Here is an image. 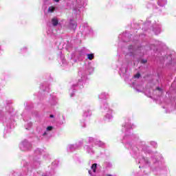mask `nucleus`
<instances>
[{
    "label": "nucleus",
    "instance_id": "7",
    "mask_svg": "<svg viewBox=\"0 0 176 176\" xmlns=\"http://www.w3.org/2000/svg\"><path fill=\"white\" fill-rule=\"evenodd\" d=\"M97 168V164H94L91 166V169L93 170L94 173H96V169Z\"/></svg>",
    "mask_w": 176,
    "mask_h": 176
},
{
    "label": "nucleus",
    "instance_id": "14",
    "mask_svg": "<svg viewBox=\"0 0 176 176\" xmlns=\"http://www.w3.org/2000/svg\"><path fill=\"white\" fill-rule=\"evenodd\" d=\"M54 2H56V3H58V2H60V0H53Z\"/></svg>",
    "mask_w": 176,
    "mask_h": 176
},
{
    "label": "nucleus",
    "instance_id": "3",
    "mask_svg": "<svg viewBox=\"0 0 176 176\" xmlns=\"http://www.w3.org/2000/svg\"><path fill=\"white\" fill-rule=\"evenodd\" d=\"M52 25H54V27H56V25H57V24H58V19H57V18H53L52 19Z\"/></svg>",
    "mask_w": 176,
    "mask_h": 176
},
{
    "label": "nucleus",
    "instance_id": "12",
    "mask_svg": "<svg viewBox=\"0 0 176 176\" xmlns=\"http://www.w3.org/2000/svg\"><path fill=\"white\" fill-rule=\"evenodd\" d=\"M142 64H146V63H148V60L146 59H143L141 61Z\"/></svg>",
    "mask_w": 176,
    "mask_h": 176
},
{
    "label": "nucleus",
    "instance_id": "5",
    "mask_svg": "<svg viewBox=\"0 0 176 176\" xmlns=\"http://www.w3.org/2000/svg\"><path fill=\"white\" fill-rule=\"evenodd\" d=\"M55 10H56V7H54V6H50L48 8V12L49 13H53V12H54Z\"/></svg>",
    "mask_w": 176,
    "mask_h": 176
},
{
    "label": "nucleus",
    "instance_id": "1",
    "mask_svg": "<svg viewBox=\"0 0 176 176\" xmlns=\"http://www.w3.org/2000/svg\"><path fill=\"white\" fill-rule=\"evenodd\" d=\"M124 54L126 58H133V45H130L125 50Z\"/></svg>",
    "mask_w": 176,
    "mask_h": 176
},
{
    "label": "nucleus",
    "instance_id": "9",
    "mask_svg": "<svg viewBox=\"0 0 176 176\" xmlns=\"http://www.w3.org/2000/svg\"><path fill=\"white\" fill-rule=\"evenodd\" d=\"M96 145H99L100 146H102V145H104V142H101V141H98L96 142Z\"/></svg>",
    "mask_w": 176,
    "mask_h": 176
},
{
    "label": "nucleus",
    "instance_id": "15",
    "mask_svg": "<svg viewBox=\"0 0 176 176\" xmlns=\"http://www.w3.org/2000/svg\"><path fill=\"white\" fill-rule=\"evenodd\" d=\"M126 82H127L128 83H130V80L126 78Z\"/></svg>",
    "mask_w": 176,
    "mask_h": 176
},
{
    "label": "nucleus",
    "instance_id": "10",
    "mask_svg": "<svg viewBox=\"0 0 176 176\" xmlns=\"http://www.w3.org/2000/svg\"><path fill=\"white\" fill-rule=\"evenodd\" d=\"M53 130V126H50L47 127V131H52Z\"/></svg>",
    "mask_w": 176,
    "mask_h": 176
},
{
    "label": "nucleus",
    "instance_id": "2",
    "mask_svg": "<svg viewBox=\"0 0 176 176\" xmlns=\"http://www.w3.org/2000/svg\"><path fill=\"white\" fill-rule=\"evenodd\" d=\"M30 144L28 143V142L25 141L23 142H22L20 145V148H25L26 149H28V147L30 146Z\"/></svg>",
    "mask_w": 176,
    "mask_h": 176
},
{
    "label": "nucleus",
    "instance_id": "16",
    "mask_svg": "<svg viewBox=\"0 0 176 176\" xmlns=\"http://www.w3.org/2000/svg\"><path fill=\"white\" fill-rule=\"evenodd\" d=\"M50 118H54V116L50 115Z\"/></svg>",
    "mask_w": 176,
    "mask_h": 176
},
{
    "label": "nucleus",
    "instance_id": "19",
    "mask_svg": "<svg viewBox=\"0 0 176 176\" xmlns=\"http://www.w3.org/2000/svg\"><path fill=\"white\" fill-rule=\"evenodd\" d=\"M89 174H91V171H90V170H89Z\"/></svg>",
    "mask_w": 176,
    "mask_h": 176
},
{
    "label": "nucleus",
    "instance_id": "17",
    "mask_svg": "<svg viewBox=\"0 0 176 176\" xmlns=\"http://www.w3.org/2000/svg\"><path fill=\"white\" fill-rule=\"evenodd\" d=\"M47 135V133H46V132H45L44 133H43V135Z\"/></svg>",
    "mask_w": 176,
    "mask_h": 176
},
{
    "label": "nucleus",
    "instance_id": "18",
    "mask_svg": "<svg viewBox=\"0 0 176 176\" xmlns=\"http://www.w3.org/2000/svg\"><path fill=\"white\" fill-rule=\"evenodd\" d=\"M45 1V2H49V1H50V0H44Z\"/></svg>",
    "mask_w": 176,
    "mask_h": 176
},
{
    "label": "nucleus",
    "instance_id": "6",
    "mask_svg": "<svg viewBox=\"0 0 176 176\" xmlns=\"http://www.w3.org/2000/svg\"><path fill=\"white\" fill-rule=\"evenodd\" d=\"M94 58V54H87L88 60H93Z\"/></svg>",
    "mask_w": 176,
    "mask_h": 176
},
{
    "label": "nucleus",
    "instance_id": "4",
    "mask_svg": "<svg viewBox=\"0 0 176 176\" xmlns=\"http://www.w3.org/2000/svg\"><path fill=\"white\" fill-rule=\"evenodd\" d=\"M124 127H125V129H126V131H128V130H131V127H132L131 123L126 122V123L125 124Z\"/></svg>",
    "mask_w": 176,
    "mask_h": 176
},
{
    "label": "nucleus",
    "instance_id": "13",
    "mask_svg": "<svg viewBox=\"0 0 176 176\" xmlns=\"http://www.w3.org/2000/svg\"><path fill=\"white\" fill-rule=\"evenodd\" d=\"M73 28H76V24H75V22L73 23Z\"/></svg>",
    "mask_w": 176,
    "mask_h": 176
},
{
    "label": "nucleus",
    "instance_id": "8",
    "mask_svg": "<svg viewBox=\"0 0 176 176\" xmlns=\"http://www.w3.org/2000/svg\"><path fill=\"white\" fill-rule=\"evenodd\" d=\"M105 118H107V119H111L112 118V114L111 113H107L106 116H105Z\"/></svg>",
    "mask_w": 176,
    "mask_h": 176
},
{
    "label": "nucleus",
    "instance_id": "11",
    "mask_svg": "<svg viewBox=\"0 0 176 176\" xmlns=\"http://www.w3.org/2000/svg\"><path fill=\"white\" fill-rule=\"evenodd\" d=\"M141 76V74L140 73H138L136 75L134 76V78L135 79H139V78Z\"/></svg>",
    "mask_w": 176,
    "mask_h": 176
}]
</instances>
